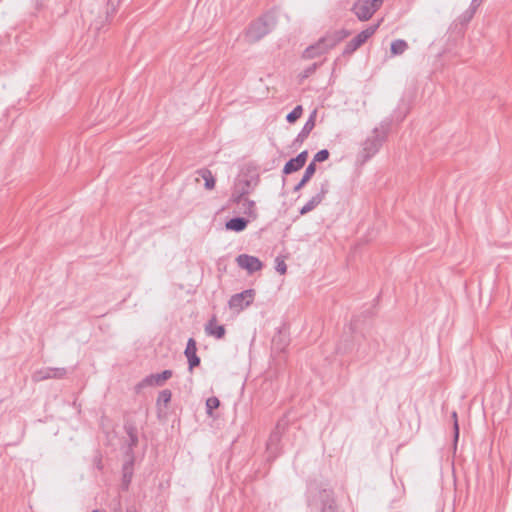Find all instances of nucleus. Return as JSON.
Masks as SVG:
<instances>
[{
    "label": "nucleus",
    "mask_w": 512,
    "mask_h": 512,
    "mask_svg": "<svg viewBox=\"0 0 512 512\" xmlns=\"http://www.w3.org/2000/svg\"><path fill=\"white\" fill-rule=\"evenodd\" d=\"M173 375L172 370H164L161 373L150 374L144 378V383L151 384V386H163L165 381L170 379Z\"/></svg>",
    "instance_id": "nucleus-15"
},
{
    "label": "nucleus",
    "mask_w": 512,
    "mask_h": 512,
    "mask_svg": "<svg viewBox=\"0 0 512 512\" xmlns=\"http://www.w3.org/2000/svg\"><path fill=\"white\" fill-rule=\"evenodd\" d=\"M147 386H151V384H146L144 383V378L135 386V391L137 393L140 392L141 389L147 387Z\"/></svg>",
    "instance_id": "nucleus-37"
},
{
    "label": "nucleus",
    "mask_w": 512,
    "mask_h": 512,
    "mask_svg": "<svg viewBox=\"0 0 512 512\" xmlns=\"http://www.w3.org/2000/svg\"><path fill=\"white\" fill-rule=\"evenodd\" d=\"M172 398V392L169 389H164L159 392L157 400H156V406L160 410L161 405L164 407H167V405L170 403Z\"/></svg>",
    "instance_id": "nucleus-24"
},
{
    "label": "nucleus",
    "mask_w": 512,
    "mask_h": 512,
    "mask_svg": "<svg viewBox=\"0 0 512 512\" xmlns=\"http://www.w3.org/2000/svg\"><path fill=\"white\" fill-rule=\"evenodd\" d=\"M125 432L129 437V447L133 448L138 444V431L135 425L126 423L124 426Z\"/></svg>",
    "instance_id": "nucleus-22"
},
{
    "label": "nucleus",
    "mask_w": 512,
    "mask_h": 512,
    "mask_svg": "<svg viewBox=\"0 0 512 512\" xmlns=\"http://www.w3.org/2000/svg\"><path fill=\"white\" fill-rule=\"evenodd\" d=\"M92 512H106L104 509H94ZM110 512H122L121 499L118 496L110 505Z\"/></svg>",
    "instance_id": "nucleus-30"
},
{
    "label": "nucleus",
    "mask_w": 512,
    "mask_h": 512,
    "mask_svg": "<svg viewBox=\"0 0 512 512\" xmlns=\"http://www.w3.org/2000/svg\"><path fill=\"white\" fill-rule=\"evenodd\" d=\"M275 25L274 16L264 14L252 21L245 30V39L248 43L254 44L269 34Z\"/></svg>",
    "instance_id": "nucleus-1"
},
{
    "label": "nucleus",
    "mask_w": 512,
    "mask_h": 512,
    "mask_svg": "<svg viewBox=\"0 0 512 512\" xmlns=\"http://www.w3.org/2000/svg\"><path fill=\"white\" fill-rule=\"evenodd\" d=\"M127 512H135L134 508H128Z\"/></svg>",
    "instance_id": "nucleus-40"
},
{
    "label": "nucleus",
    "mask_w": 512,
    "mask_h": 512,
    "mask_svg": "<svg viewBox=\"0 0 512 512\" xmlns=\"http://www.w3.org/2000/svg\"><path fill=\"white\" fill-rule=\"evenodd\" d=\"M260 181L259 175L245 176L238 180L232 193L231 200L236 204H240L244 196H248L258 186Z\"/></svg>",
    "instance_id": "nucleus-3"
},
{
    "label": "nucleus",
    "mask_w": 512,
    "mask_h": 512,
    "mask_svg": "<svg viewBox=\"0 0 512 512\" xmlns=\"http://www.w3.org/2000/svg\"><path fill=\"white\" fill-rule=\"evenodd\" d=\"M387 134L380 131L379 128L372 130V135L368 136L361 144V150L358 153V160L364 164L378 153L383 143L386 141Z\"/></svg>",
    "instance_id": "nucleus-2"
},
{
    "label": "nucleus",
    "mask_w": 512,
    "mask_h": 512,
    "mask_svg": "<svg viewBox=\"0 0 512 512\" xmlns=\"http://www.w3.org/2000/svg\"><path fill=\"white\" fill-rule=\"evenodd\" d=\"M205 333L208 336H213L216 339L224 338L226 329L224 325H219L216 315H213L205 324Z\"/></svg>",
    "instance_id": "nucleus-12"
},
{
    "label": "nucleus",
    "mask_w": 512,
    "mask_h": 512,
    "mask_svg": "<svg viewBox=\"0 0 512 512\" xmlns=\"http://www.w3.org/2000/svg\"><path fill=\"white\" fill-rule=\"evenodd\" d=\"M249 221L244 217H233L225 224L226 229L235 232H241L246 229Z\"/></svg>",
    "instance_id": "nucleus-18"
},
{
    "label": "nucleus",
    "mask_w": 512,
    "mask_h": 512,
    "mask_svg": "<svg viewBox=\"0 0 512 512\" xmlns=\"http://www.w3.org/2000/svg\"><path fill=\"white\" fill-rule=\"evenodd\" d=\"M197 174L203 178V180L205 181V188L207 190H212L214 187H215V178L212 174V172L207 169V168H202V169H199L197 170Z\"/></svg>",
    "instance_id": "nucleus-20"
},
{
    "label": "nucleus",
    "mask_w": 512,
    "mask_h": 512,
    "mask_svg": "<svg viewBox=\"0 0 512 512\" xmlns=\"http://www.w3.org/2000/svg\"><path fill=\"white\" fill-rule=\"evenodd\" d=\"M67 373L68 371L64 367H45L36 370L32 374V380L37 383L48 379H63Z\"/></svg>",
    "instance_id": "nucleus-8"
},
{
    "label": "nucleus",
    "mask_w": 512,
    "mask_h": 512,
    "mask_svg": "<svg viewBox=\"0 0 512 512\" xmlns=\"http://www.w3.org/2000/svg\"><path fill=\"white\" fill-rule=\"evenodd\" d=\"M275 262H276V266H275L276 271L279 272L281 275L285 274L287 271V265H286L284 259H282L280 257H276Z\"/></svg>",
    "instance_id": "nucleus-34"
},
{
    "label": "nucleus",
    "mask_w": 512,
    "mask_h": 512,
    "mask_svg": "<svg viewBox=\"0 0 512 512\" xmlns=\"http://www.w3.org/2000/svg\"><path fill=\"white\" fill-rule=\"evenodd\" d=\"M350 31L346 29L335 30L331 33H327L321 39L328 50L337 46L340 42L350 36Z\"/></svg>",
    "instance_id": "nucleus-11"
},
{
    "label": "nucleus",
    "mask_w": 512,
    "mask_h": 512,
    "mask_svg": "<svg viewBox=\"0 0 512 512\" xmlns=\"http://www.w3.org/2000/svg\"><path fill=\"white\" fill-rule=\"evenodd\" d=\"M302 113H303L302 106L297 105L296 107H294V109L291 112H289L287 114V116H286L287 122H289V123L296 122L302 116Z\"/></svg>",
    "instance_id": "nucleus-27"
},
{
    "label": "nucleus",
    "mask_w": 512,
    "mask_h": 512,
    "mask_svg": "<svg viewBox=\"0 0 512 512\" xmlns=\"http://www.w3.org/2000/svg\"><path fill=\"white\" fill-rule=\"evenodd\" d=\"M317 498L321 505L320 512H343L337 503L333 489H319L317 493Z\"/></svg>",
    "instance_id": "nucleus-6"
},
{
    "label": "nucleus",
    "mask_w": 512,
    "mask_h": 512,
    "mask_svg": "<svg viewBox=\"0 0 512 512\" xmlns=\"http://www.w3.org/2000/svg\"><path fill=\"white\" fill-rule=\"evenodd\" d=\"M122 484L121 488L123 491H127L129 489L130 483L132 481L133 476V460L125 462L122 467Z\"/></svg>",
    "instance_id": "nucleus-16"
},
{
    "label": "nucleus",
    "mask_w": 512,
    "mask_h": 512,
    "mask_svg": "<svg viewBox=\"0 0 512 512\" xmlns=\"http://www.w3.org/2000/svg\"><path fill=\"white\" fill-rule=\"evenodd\" d=\"M194 354H197V343L194 338H189L184 350V355L185 357H188L193 356Z\"/></svg>",
    "instance_id": "nucleus-28"
},
{
    "label": "nucleus",
    "mask_w": 512,
    "mask_h": 512,
    "mask_svg": "<svg viewBox=\"0 0 512 512\" xmlns=\"http://www.w3.org/2000/svg\"><path fill=\"white\" fill-rule=\"evenodd\" d=\"M451 417L453 419L454 446L456 447V444H457V441L459 438V424H458L457 412L453 411Z\"/></svg>",
    "instance_id": "nucleus-32"
},
{
    "label": "nucleus",
    "mask_w": 512,
    "mask_h": 512,
    "mask_svg": "<svg viewBox=\"0 0 512 512\" xmlns=\"http://www.w3.org/2000/svg\"><path fill=\"white\" fill-rule=\"evenodd\" d=\"M319 67V64L318 63H313L311 65H309L308 67H306L300 74H299V79H300V82H302L304 79L310 77L313 73H315V71L317 70V68Z\"/></svg>",
    "instance_id": "nucleus-29"
},
{
    "label": "nucleus",
    "mask_w": 512,
    "mask_h": 512,
    "mask_svg": "<svg viewBox=\"0 0 512 512\" xmlns=\"http://www.w3.org/2000/svg\"><path fill=\"white\" fill-rule=\"evenodd\" d=\"M295 158L299 163H301L304 166L308 158V151L304 150L300 152Z\"/></svg>",
    "instance_id": "nucleus-36"
},
{
    "label": "nucleus",
    "mask_w": 512,
    "mask_h": 512,
    "mask_svg": "<svg viewBox=\"0 0 512 512\" xmlns=\"http://www.w3.org/2000/svg\"><path fill=\"white\" fill-rule=\"evenodd\" d=\"M188 360L189 371H192L194 368L198 367L201 363L200 357L197 354L193 356L186 357Z\"/></svg>",
    "instance_id": "nucleus-33"
},
{
    "label": "nucleus",
    "mask_w": 512,
    "mask_h": 512,
    "mask_svg": "<svg viewBox=\"0 0 512 512\" xmlns=\"http://www.w3.org/2000/svg\"><path fill=\"white\" fill-rule=\"evenodd\" d=\"M469 14H470L469 12L468 13L465 12V14H464L468 20L472 18V17H469Z\"/></svg>",
    "instance_id": "nucleus-39"
},
{
    "label": "nucleus",
    "mask_w": 512,
    "mask_h": 512,
    "mask_svg": "<svg viewBox=\"0 0 512 512\" xmlns=\"http://www.w3.org/2000/svg\"><path fill=\"white\" fill-rule=\"evenodd\" d=\"M379 24L371 25L358 33L344 47L342 55L344 57L351 56L359 47H361L370 37L377 31Z\"/></svg>",
    "instance_id": "nucleus-5"
},
{
    "label": "nucleus",
    "mask_w": 512,
    "mask_h": 512,
    "mask_svg": "<svg viewBox=\"0 0 512 512\" xmlns=\"http://www.w3.org/2000/svg\"><path fill=\"white\" fill-rule=\"evenodd\" d=\"M287 422L281 419L277 422L275 430H273L269 436L268 445L278 443L280 441L282 432L286 429Z\"/></svg>",
    "instance_id": "nucleus-19"
},
{
    "label": "nucleus",
    "mask_w": 512,
    "mask_h": 512,
    "mask_svg": "<svg viewBox=\"0 0 512 512\" xmlns=\"http://www.w3.org/2000/svg\"><path fill=\"white\" fill-rule=\"evenodd\" d=\"M329 189L330 182L326 179L320 184L318 193L312 196L311 199L300 209V215H305L320 205L328 194Z\"/></svg>",
    "instance_id": "nucleus-9"
},
{
    "label": "nucleus",
    "mask_w": 512,
    "mask_h": 512,
    "mask_svg": "<svg viewBox=\"0 0 512 512\" xmlns=\"http://www.w3.org/2000/svg\"><path fill=\"white\" fill-rule=\"evenodd\" d=\"M302 167H303V165L301 163H299L296 160V158H291L284 165L282 173L285 175H289L291 173H294V172L300 170Z\"/></svg>",
    "instance_id": "nucleus-25"
},
{
    "label": "nucleus",
    "mask_w": 512,
    "mask_h": 512,
    "mask_svg": "<svg viewBox=\"0 0 512 512\" xmlns=\"http://www.w3.org/2000/svg\"><path fill=\"white\" fill-rule=\"evenodd\" d=\"M328 51L329 50L324 45L323 40L320 38L315 44L308 46L304 50L302 57L304 59H313V58H316L318 56L325 54Z\"/></svg>",
    "instance_id": "nucleus-14"
},
{
    "label": "nucleus",
    "mask_w": 512,
    "mask_h": 512,
    "mask_svg": "<svg viewBox=\"0 0 512 512\" xmlns=\"http://www.w3.org/2000/svg\"><path fill=\"white\" fill-rule=\"evenodd\" d=\"M240 204H242L243 213L245 215H247L248 217H250L252 219L257 218L256 204L253 200H250L247 196H244V199L242 200V202Z\"/></svg>",
    "instance_id": "nucleus-21"
},
{
    "label": "nucleus",
    "mask_w": 512,
    "mask_h": 512,
    "mask_svg": "<svg viewBox=\"0 0 512 512\" xmlns=\"http://www.w3.org/2000/svg\"><path fill=\"white\" fill-rule=\"evenodd\" d=\"M482 0H472L470 8L466 11V13H470L469 17H472L477 9V7L480 5Z\"/></svg>",
    "instance_id": "nucleus-35"
},
{
    "label": "nucleus",
    "mask_w": 512,
    "mask_h": 512,
    "mask_svg": "<svg viewBox=\"0 0 512 512\" xmlns=\"http://www.w3.org/2000/svg\"><path fill=\"white\" fill-rule=\"evenodd\" d=\"M317 111L314 110L308 120L305 122L302 130L298 133L297 137L295 138L293 145L296 146L297 144L301 145L309 136L311 131L315 127V118H316Z\"/></svg>",
    "instance_id": "nucleus-13"
},
{
    "label": "nucleus",
    "mask_w": 512,
    "mask_h": 512,
    "mask_svg": "<svg viewBox=\"0 0 512 512\" xmlns=\"http://www.w3.org/2000/svg\"><path fill=\"white\" fill-rule=\"evenodd\" d=\"M315 172H316V165L314 164V162H310L308 164V166L306 167L301 180L294 186L293 191L298 192L299 190H301L310 181V179L314 176Z\"/></svg>",
    "instance_id": "nucleus-17"
},
{
    "label": "nucleus",
    "mask_w": 512,
    "mask_h": 512,
    "mask_svg": "<svg viewBox=\"0 0 512 512\" xmlns=\"http://www.w3.org/2000/svg\"><path fill=\"white\" fill-rule=\"evenodd\" d=\"M329 156V151L327 149H322L314 155L313 160L311 162H314V164L316 165L317 162L326 161L329 158Z\"/></svg>",
    "instance_id": "nucleus-31"
},
{
    "label": "nucleus",
    "mask_w": 512,
    "mask_h": 512,
    "mask_svg": "<svg viewBox=\"0 0 512 512\" xmlns=\"http://www.w3.org/2000/svg\"><path fill=\"white\" fill-rule=\"evenodd\" d=\"M236 262L240 268L247 270L249 274L259 271L263 267V264L259 258L248 254L238 255Z\"/></svg>",
    "instance_id": "nucleus-10"
},
{
    "label": "nucleus",
    "mask_w": 512,
    "mask_h": 512,
    "mask_svg": "<svg viewBox=\"0 0 512 512\" xmlns=\"http://www.w3.org/2000/svg\"><path fill=\"white\" fill-rule=\"evenodd\" d=\"M407 49L408 44L405 40L402 39L394 40L390 46L391 54L394 56L403 54Z\"/></svg>",
    "instance_id": "nucleus-23"
},
{
    "label": "nucleus",
    "mask_w": 512,
    "mask_h": 512,
    "mask_svg": "<svg viewBox=\"0 0 512 512\" xmlns=\"http://www.w3.org/2000/svg\"><path fill=\"white\" fill-rule=\"evenodd\" d=\"M254 297V289H247L240 293H236L232 295L228 301L229 308L238 312L242 311L253 303Z\"/></svg>",
    "instance_id": "nucleus-7"
},
{
    "label": "nucleus",
    "mask_w": 512,
    "mask_h": 512,
    "mask_svg": "<svg viewBox=\"0 0 512 512\" xmlns=\"http://www.w3.org/2000/svg\"><path fill=\"white\" fill-rule=\"evenodd\" d=\"M383 4V0H357L352 6V12L360 21L369 20Z\"/></svg>",
    "instance_id": "nucleus-4"
},
{
    "label": "nucleus",
    "mask_w": 512,
    "mask_h": 512,
    "mask_svg": "<svg viewBox=\"0 0 512 512\" xmlns=\"http://www.w3.org/2000/svg\"><path fill=\"white\" fill-rule=\"evenodd\" d=\"M357 355L359 358L364 359V358L368 357L370 355V353L366 352L365 350H361V347L359 346L357 348Z\"/></svg>",
    "instance_id": "nucleus-38"
},
{
    "label": "nucleus",
    "mask_w": 512,
    "mask_h": 512,
    "mask_svg": "<svg viewBox=\"0 0 512 512\" xmlns=\"http://www.w3.org/2000/svg\"><path fill=\"white\" fill-rule=\"evenodd\" d=\"M219 406H220V400L217 397H215V396L209 397L206 400V414L208 416H212L213 411L215 409H217Z\"/></svg>",
    "instance_id": "nucleus-26"
}]
</instances>
